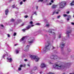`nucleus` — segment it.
<instances>
[{
  "instance_id": "nucleus-51",
  "label": "nucleus",
  "mask_w": 74,
  "mask_h": 74,
  "mask_svg": "<svg viewBox=\"0 0 74 74\" xmlns=\"http://www.w3.org/2000/svg\"><path fill=\"white\" fill-rule=\"evenodd\" d=\"M52 48H53V49H55V47L53 46H52Z\"/></svg>"
},
{
  "instance_id": "nucleus-37",
  "label": "nucleus",
  "mask_w": 74,
  "mask_h": 74,
  "mask_svg": "<svg viewBox=\"0 0 74 74\" xmlns=\"http://www.w3.org/2000/svg\"><path fill=\"white\" fill-rule=\"evenodd\" d=\"M58 37L59 38H61V36L60 35Z\"/></svg>"
},
{
  "instance_id": "nucleus-18",
  "label": "nucleus",
  "mask_w": 74,
  "mask_h": 74,
  "mask_svg": "<svg viewBox=\"0 0 74 74\" xmlns=\"http://www.w3.org/2000/svg\"><path fill=\"white\" fill-rule=\"evenodd\" d=\"M11 22H13L15 21V20L13 19H11Z\"/></svg>"
},
{
  "instance_id": "nucleus-59",
  "label": "nucleus",
  "mask_w": 74,
  "mask_h": 74,
  "mask_svg": "<svg viewBox=\"0 0 74 74\" xmlns=\"http://www.w3.org/2000/svg\"><path fill=\"white\" fill-rule=\"evenodd\" d=\"M51 63H49V64H51Z\"/></svg>"
},
{
  "instance_id": "nucleus-13",
  "label": "nucleus",
  "mask_w": 74,
  "mask_h": 74,
  "mask_svg": "<svg viewBox=\"0 0 74 74\" xmlns=\"http://www.w3.org/2000/svg\"><path fill=\"white\" fill-rule=\"evenodd\" d=\"M57 6L56 5H53L51 7V8H53V9H54L55 8H56Z\"/></svg>"
},
{
  "instance_id": "nucleus-8",
  "label": "nucleus",
  "mask_w": 74,
  "mask_h": 74,
  "mask_svg": "<svg viewBox=\"0 0 74 74\" xmlns=\"http://www.w3.org/2000/svg\"><path fill=\"white\" fill-rule=\"evenodd\" d=\"M41 68H44V67H46V65L44 63H42L41 64Z\"/></svg>"
},
{
  "instance_id": "nucleus-36",
  "label": "nucleus",
  "mask_w": 74,
  "mask_h": 74,
  "mask_svg": "<svg viewBox=\"0 0 74 74\" xmlns=\"http://www.w3.org/2000/svg\"><path fill=\"white\" fill-rule=\"evenodd\" d=\"M24 23H23L21 25V26H23L24 25Z\"/></svg>"
},
{
  "instance_id": "nucleus-28",
  "label": "nucleus",
  "mask_w": 74,
  "mask_h": 74,
  "mask_svg": "<svg viewBox=\"0 0 74 74\" xmlns=\"http://www.w3.org/2000/svg\"><path fill=\"white\" fill-rule=\"evenodd\" d=\"M46 26L47 27H48L49 26V24H47Z\"/></svg>"
},
{
  "instance_id": "nucleus-34",
  "label": "nucleus",
  "mask_w": 74,
  "mask_h": 74,
  "mask_svg": "<svg viewBox=\"0 0 74 74\" xmlns=\"http://www.w3.org/2000/svg\"><path fill=\"white\" fill-rule=\"evenodd\" d=\"M55 14V12H53V13L52 14V15H54Z\"/></svg>"
},
{
  "instance_id": "nucleus-38",
  "label": "nucleus",
  "mask_w": 74,
  "mask_h": 74,
  "mask_svg": "<svg viewBox=\"0 0 74 74\" xmlns=\"http://www.w3.org/2000/svg\"><path fill=\"white\" fill-rule=\"evenodd\" d=\"M24 61H25V62H27V60L25 59L24 60Z\"/></svg>"
},
{
  "instance_id": "nucleus-7",
  "label": "nucleus",
  "mask_w": 74,
  "mask_h": 74,
  "mask_svg": "<svg viewBox=\"0 0 74 74\" xmlns=\"http://www.w3.org/2000/svg\"><path fill=\"white\" fill-rule=\"evenodd\" d=\"M29 45H27L26 47L24 48L25 51H27L29 50Z\"/></svg>"
},
{
  "instance_id": "nucleus-19",
  "label": "nucleus",
  "mask_w": 74,
  "mask_h": 74,
  "mask_svg": "<svg viewBox=\"0 0 74 74\" xmlns=\"http://www.w3.org/2000/svg\"><path fill=\"white\" fill-rule=\"evenodd\" d=\"M16 35V32L14 33L13 34V36H15Z\"/></svg>"
},
{
  "instance_id": "nucleus-6",
  "label": "nucleus",
  "mask_w": 74,
  "mask_h": 74,
  "mask_svg": "<svg viewBox=\"0 0 74 74\" xmlns=\"http://www.w3.org/2000/svg\"><path fill=\"white\" fill-rule=\"evenodd\" d=\"M51 59H58V56L56 55L51 56H50Z\"/></svg>"
},
{
  "instance_id": "nucleus-23",
  "label": "nucleus",
  "mask_w": 74,
  "mask_h": 74,
  "mask_svg": "<svg viewBox=\"0 0 74 74\" xmlns=\"http://www.w3.org/2000/svg\"><path fill=\"white\" fill-rule=\"evenodd\" d=\"M63 16H64V17H65V16H67V14H64L63 15Z\"/></svg>"
},
{
  "instance_id": "nucleus-16",
  "label": "nucleus",
  "mask_w": 74,
  "mask_h": 74,
  "mask_svg": "<svg viewBox=\"0 0 74 74\" xmlns=\"http://www.w3.org/2000/svg\"><path fill=\"white\" fill-rule=\"evenodd\" d=\"M25 37H23V38H21L22 41H23V40H25Z\"/></svg>"
},
{
  "instance_id": "nucleus-46",
  "label": "nucleus",
  "mask_w": 74,
  "mask_h": 74,
  "mask_svg": "<svg viewBox=\"0 0 74 74\" xmlns=\"http://www.w3.org/2000/svg\"><path fill=\"white\" fill-rule=\"evenodd\" d=\"M1 27H4V26L2 24L1 25Z\"/></svg>"
},
{
  "instance_id": "nucleus-50",
  "label": "nucleus",
  "mask_w": 74,
  "mask_h": 74,
  "mask_svg": "<svg viewBox=\"0 0 74 74\" xmlns=\"http://www.w3.org/2000/svg\"><path fill=\"white\" fill-rule=\"evenodd\" d=\"M49 4L50 5H51L52 4V3H49Z\"/></svg>"
},
{
  "instance_id": "nucleus-15",
  "label": "nucleus",
  "mask_w": 74,
  "mask_h": 74,
  "mask_svg": "<svg viewBox=\"0 0 74 74\" xmlns=\"http://www.w3.org/2000/svg\"><path fill=\"white\" fill-rule=\"evenodd\" d=\"M71 5L72 6V5H74V1H72V3H70Z\"/></svg>"
},
{
  "instance_id": "nucleus-32",
  "label": "nucleus",
  "mask_w": 74,
  "mask_h": 74,
  "mask_svg": "<svg viewBox=\"0 0 74 74\" xmlns=\"http://www.w3.org/2000/svg\"><path fill=\"white\" fill-rule=\"evenodd\" d=\"M29 23L31 25H32V24H33V22L31 21Z\"/></svg>"
},
{
  "instance_id": "nucleus-53",
  "label": "nucleus",
  "mask_w": 74,
  "mask_h": 74,
  "mask_svg": "<svg viewBox=\"0 0 74 74\" xmlns=\"http://www.w3.org/2000/svg\"><path fill=\"white\" fill-rule=\"evenodd\" d=\"M27 66H30V65H29V64H28Z\"/></svg>"
},
{
  "instance_id": "nucleus-33",
  "label": "nucleus",
  "mask_w": 74,
  "mask_h": 74,
  "mask_svg": "<svg viewBox=\"0 0 74 74\" xmlns=\"http://www.w3.org/2000/svg\"><path fill=\"white\" fill-rule=\"evenodd\" d=\"M7 36L8 37H10V34H7Z\"/></svg>"
},
{
  "instance_id": "nucleus-45",
  "label": "nucleus",
  "mask_w": 74,
  "mask_h": 74,
  "mask_svg": "<svg viewBox=\"0 0 74 74\" xmlns=\"http://www.w3.org/2000/svg\"><path fill=\"white\" fill-rule=\"evenodd\" d=\"M70 12L69 11H68L67 12H66L67 14H69Z\"/></svg>"
},
{
  "instance_id": "nucleus-2",
  "label": "nucleus",
  "mask_w": 74,
  "mask_h": 74,
  "mask_svg": "<svg viewBox=\"0 0 74 74\" xmlns=\"http://www.w3.org/2000/svg\"><path fill=\"white\" fill-rule=\"evenodd\" d=\"M55 67H54L55 69H56L57 70H60L62 69L63 67V65H60V64H55Z\"/></svg>"
},
{
  "instance_id": "nucleus-44",
  "label": "nucleus",
  "mask_w": 74,
  "mask_h": 74,
  "mask_svg": "<svg viewBox=\"0 0 74 74\" xmlns=\"http://www.w3.org/2000/svg\"><path fill=\"white\" fill-rule=\"evenodd\" d=\"M53 35H55V33L54 32H53Z\"/></svg>"
},
{
  "instance_id": "nucleus-11",
  "label": "nucleus",
  "mask_w": 74,
  "mask_h": 74,
  "mask_svg": "<svg viewBox=\"0 0 74 74\" xmlns=\"http://www.w3.org/2000/svg\"><path fill=\"white\" fill-rule=\"evenodd\" d=\"M7 60H9V62H12V58H7Z\"/></svg>"
},
{
  "instance_id": "nucleus-3",
  "label": "nucleus",
  "mask_w": 74,
  "mask_h": 74,
  "mask_svg": "<svg viewBox=\"0 0 74 74\" xmlns=\"http://www.w3.org/2000/svg\"><path fill=\"white\" fill-rule=\"evenodd\" d=\"M66 3L65 1L61 2L60 3V5L59 8H63L64 7L65 5H66Z\"/></svg>"
},
{
  "instance_id": "nucleus-41",
  "label": "nucleus",
  "mask_w": 74,
  "mask_h": 74,
  "mask_svg": "<svg viewBox=\"0 0 74 74\" xmlns=\"http://www.w3.org/2000/svg\"><path fill=\"white\" fill-rule=\"evenodd\" d=\"M36 10H38V6H36Z\"/></svg>"
},
{
  "instance_id": "nucleus-26",
  "label": "nucleus",
  "mask_w": 74,
  "mask_h": 74,
  "mask_svg": "<svg viewBox=\"0 0 74 74\" xmlns=\"http://www.w3.org/2000/svg\"><path fill=\"white\" fill-rule=\"evenodd\" d=\"M16 53H19V51H18V50H16Z\"/></svg>"
},
{
  "instance_id": "nucleus-10",
  "label": "nucleus",
  "mask_w": 74,
  "mask_h": 74,
  "mask_svg": "<svg viewBox=\"0 0 74 74\" xmlns=\"http://www.w3.org/2000/svg\"><path fill=\"white\" fill-rule=\"evenodd\" d=\"M68 18H67V21H69L70 20V19H71V16L70 15H68Z\"/></svg>"
},
{
  "instance_id": "nucleus-35",
  "label": "nucleus",
  "mask_w": 74,
  "mask_h": 74,
  "mask_svg": "<svg viewBox=\"0 0 74 74\" xmlns=\"http://www.w3.org/2000/svg\"><path fill=\"white\" fill-rule=\"evenodd\" d=\"M34 14H35L36 15H37V13H36V12H34Z\"/></svg>"
},
{
  "instance_id": "nucleus-29",
  "label": "nucleus",
  "mask_w": 74,
  "mask_h": 74,
  "mask_svg": "<svg viewBox=\"0 0 74 74\" xmlns=\"http://www.w3.org/2000/svg\"><path fill=\"white\" fill-rule=\"evenodd\" d=\"M22 4H23V2H22V1H21L20 2V5H22Z\"/></svg>"
},
{
  "instance_id": "nucleus-21",
  "label": "nucleus",
  "mask_w": 74,
  "mask_h": 74,
  "mask_svg": "<svg viewBox=\"0 0 74 74\" xmlns=\"http://www.w3.org/2000/svg\"><path fill=\"white\" fill-rule=\"evenodd\" d=\"M40 1H41V2H42V1H43V0H39L38 1V2H40Z\"/></svg>"
},
{
  "instance_id": "nucleus-39",
  "label": "nucleus",
  "mask_w": 74,
  "mask_h": 74,
  "mask_svg": "<svg viewBox=\"0 0 74 74\" xmlns=\"http://www.w3.org/2000/svg\"><path fill=\"white\" fill-rule=\"evenodd\" d=\"M20 67H23V65H20Z\"/></svg>"
},
{
  "instance_id": "nucleus-31",
  "label": "nucleus",
  "mask_w": 74,
  "mask_h": 74,
  "mask_svg": "<svg viewBox=\"0 0 74 74\" xmlns=\"http://www.w3.org/2000/svg\"><path fill=\"white\" fill-rule=\"evenodd\" d=\"M27 17H28V16H27V15L25 16V18H27Z\"/></svg>"
},
{
  "instance_id": "nucleus-1",
  "label": "nucleus",
  "mask_w": 74,
  "mask_h": 74,
  "mask_svg": "<svg viewBox=\"0 0 74 74\" xmlns=\"http://www.w3.org/2000/svg\"><path fill=\"white\" fill-rule=\"evenodd\" d=\"M51 45L50 43H48L46 45H45V47L43 49V51H47V50H49L51 48Z\"/></svg>"
},
{
  "instance_id": "nucleus-58",
  "label": "nucleus",
  "mask_w": 74,
  "mask_h": 74,
  "mask_svg": "<svg viewBox=\"0 0 74 74\" xmlns=\"http://www.w3.org/2000/svg\"><path fill=\"white\" fill-rule=\"evenodd\" d=\"M50 33H52V32H50Z\"/></svg>"
},
{
  "instance_id": "nucleus-25",
  "label": "nucleus",
  "mask_w": 74,
  "mask_h": 74,
  "mask_svg": "<svg viewBox=\"0 0 74 74\" xmlns=\"http://www.w3.org/2000/svg\"><path fill=\"white\" fill-rule=\"evenodd\" d=\"M25 30H26V29H23L22 30V31H23L24 32H25Z\"/></svg>"
},
{
  "instance_id": "nucleus-12",
  "label": "nucleus",
  "mask_w": 74,
  "mask_h": 74,
  "mask_svg": "<svg viewBox=\"0 0 74 74\" xmlns=\"http://www.w3.org/2000/svg\"><path fill=\"white\" fill-rule=\"evenodd\" d=\"M31 26L28 25L26 27V28L27 30H29V29H30V28H31Z\"/></svg>"
},
{
  "instance_id": "nucleus-52",
  "label": "nucleus",
  "mask_w": 74,
  "mask_h": 74,
  "mask_svg": "<svg viewBox=\"0 0 74 74\" xmlns=\"http://www.w3.org/2000/svg\"><path fill=\"white\" fill-rule=\"evenodd\" d=\"M4 56H4V55H3V58H4Z\"/></svg>"
},
{
  "instance_id": "nucleus-47",
  "label": "nucleus",
  "mask_w": 74,
  "mask_h": 74,
  "mask_svg": "<svg viewBox=\"0 0 74 74\" xmlns=\"http://www.w3.org/2000/svg\"><path fill=\"white\" fill-rule=\"evenodd\" d=\"M58 13H59V12H56V14H58Z\"/></svg>"
},
{
  "instance_id": "nucleus-56",
  "label": "nucleus",
  "mask_w": 74,
  "mask_h": 74,
  "mask_svg": "<svg viewBox=\"0 0 74 74\" xmlns=\"http://www.w3.org/2000/svg\"><path fill=\"white\" fill-rule=\"evenodd\" d=\"M69 74H74V73H70Z\"/></svg>"
},
{
  "instance_id": "nucleus-40",
  "label": "nucleus",
  "mask_w": 74,
  "mask_h": 74,
  "mask_svg": "<svg viewBox=\"0 0 74 74\" xmlns=\"http://www.w3.org/2000/svg\"><path fill=\"white\" fill-rule=\"evenodd\" d=\"M49 74H54L53 73H52L51 72H49Z\"/></svg>"
},
{
  "instance_id": "nucleus-27",
  "label": "nucleus",
  "mask_w": 74,
  "mask_h": 74,
  "mask_svg": "<svg viewBox=\"0 0 74 74\" xmlns=\"http://www.w3.org/2000/svg\"><path fill=\"white\" fill-rule=\"evenodd\" d=\"M33 40H32V41H29V43H32V42H33Z\"/></svg>"
},
{
  "instance_id": "nucleus-30",
  "label": "nucleus",
  "mask_w": 74,
  "mask_h": 74,
  "mask_svg": "<svg viewBox=\"0 0 74 74\" xmlns=\"http://www.w3.org/2000/svg\"><path fill=\"white\" fill-rule=\"evenodd\" d=\"M21 68H18V70L19 71H21Z\"/></svg>"
},
{
  "instance_id": "nucleus-55",
  "label": "nucleus",
  "mask_w": 74,
  "mask_h": 74,
  "mask_svg": "<svg viewBox=\"0 0 74 74\" xmlns=\"http://www.w3.org/2000/svg\"><path fill=\"white\" fill-rule=\"evenodd\" d=\"M17 45V44H15L14 45V46H16V45Z\"/></svg>"
},
{
  "instance_id": "nucleus-42",
  "label": "nucleus",
  "mask_w": 74,
  "mask_h": 74,
  "mask_svg": "<svg viewBox=\"0 0 74 74\" xmlns=\"http://www.w3.org/2000/svg\"><path fill=\"white\" fill-rule=\"evenodd\" d=\"M71 24L72 25H74V23H71Z\"/></svg>"
},
{
  "instance_id": "nucleus-49",
  "label": "nucleus",
  "mask_w": 74,
  "mask_h": 74,
  "mask_svg": "<svg viewBox=\"0 0 74 74\" xmlns=\"http://www.w3.org/2000/svg\"><path fill=\"white\" fill-rule=\"evenodd\" d=\"M33 26H34V25H32L31 26V27H33Z\"/></svg>"
},
{
  "instance_id": "nucleus-20",
  "label": "nucleus",
  "mask_w": 74,
  "mask_h": 74,
  "mask_svg": "<svg viewBox=\"0 0 74 74\" xmlns=\"http://www.w3.org/2000/svg\"><path fill=\"white\" fill-rule=\"evenodd\" d=\"M36 25H40V23H36Z\"/></svg>"
},
{
  "instance_id": "nucleus-4",
  "label": "nucleus",
  "mask_w": 74,
  "mask_h": 74,
  "mask_svg": "<svg viewBox=\"0 0 74 74\" xmlns=\"http://www.w3.org/2000/svg\"><path fill=\"white\" fill-rule=\"evenodd\" d=\"M31 58L32 59H33L34 60H35L36 62H38V60L40 59L37 56H31Z\"/></svg>"
},
{
  "instance_id": "nucleus-22",
  "label": "nucleus",
  "mask_w": 74,
  "mask_h": 74,
  "mask_svg": "<svg viewBox=\"0 0 74 74\" xmlns=\"http://www.w3.org/2000/svg\"><path fill=\"white\" fill-rule=\"evenodd\" d=\"M12 7L13 8H15V4H14L12 5Z\"/></svg>"
},
{
  "instance_id": "nucleus-60",
  "label": "nucleus",
  "mask_w": 74,
  "mask_h": 74,
  "mask_svg": "<svg viewBox=\"0 0 74 74\" xmlns=\"http://www.w3.org/2000/svg\"><path fill=\"white\" fill-rule=\"evenodd\" d=\"M68 51V52H69V50Z\"/></svg>"
},
{
  "instance_id": "nucleus-17",
  "label": "nucleus",
  "mask_w": 74,
  "mask_h": 74,
  "mask_svg": "<svg viewBox=\"0 0 74 74\" xmlns=\"http://www.w3.org/2000/svg\"><path fill=\"white\" fill-rule=\"evenodd\" d=\"M37 67H35L34 68V71H35L36 70H37Z\"/></svg>"
},
{
  "instance_id": "nucleus-14",
  "label": "nucleus",
  "mask_w": 74,
  "mask_h": 74,
  "mask_svg": "<svg viewBox=\"0 0 74 74\" xmlns=\"http://www.w3.org/2000/svg\"><path fill=\"white\" fill-rule=\"evenodd\" d=\"M8 10L7 9L5 11V14L6 15H7V14H8Z\"/></svg>"
},
{
  "instance_id": "nucleus-5",
  "label": "nucleus",
  "mask_w": 74,
  "mask_h": 74,
  "mask_svg": "<svg viewBox=\"0 0 74 74\" xmlns=\"http://www.w3.org/2000/svg\"><path fill=\"white\" fill-rule=\"evenodd\" d=\"M67 30L68 31L66 32V34H68V37H69V34L71 32V29L70 27H68L67 28Z\"/></svg>"
},
{
  "instance_id": "nucleus-9",
  "label": "nucleus",
  "mask_w": 74,
  "mask_h": 74,
  "mask_svg": "<svg viewBox=\"0 0 74 74\" xmlns=\"http://www.w3.org/2000/svg\"><path fill=\"white\" fill-rule=\"evenodd\" d=\"M65 44L63 42H61V45H62V46H63V47H62L61 48V49H62L63 47H64V46Z\"/></svg>"
},
{
  "instance_id": "nucleus-57",
  "label": "nucleus",
  "mask_w": 74,
  "mask_h": 74,
  "mask_svg": "<svg viewBox=\"0 0 74 74\" xmlns=\"http://www.w3.org/2000/svg\"><path fill=\"white\" fill-rule=\"evenodd\" d=\"M73 17H74V15H73Z\"/></svg>"
},
{
  "instance_id": "nucleus-43",
  "label": "nucleus",
  "mask_w": 74,
  "mask_h": 74,
  "mask_svg": "<svg viewBox=\"0 0 74 74\" xmlns=\"http://www.w3.org/2000/svg\"><path fill=\"white\" fill-rule=\"evenodd\" d=\"M51 3H53V1L52 0L51 1Z\"/></svg>"
},
{
  "instance_id": "nucleus-48",
  "label": "nucleus",
  "mask_w": 74,
  "mask_h": 74,
  "mask_svg": "<svg viewBox=\"0 0 74 74\" xmlns=\"http://www.w3.org/2000/svg\"><path fill=\"white\" fill-rule=\"evenodd\" d=\"M26 0H23V1L24 2H25V1H26Z\"/></svg>"
},
{
  "instance_id": "nucleus-24",
  "label": "nucleus",
  "mask_w": 74,
  "mask_h": 74,
  "mask_svg": "<svg viewBox=\"0 0 74 74\" xmlns=\"http://www.w3.org/2000/svg\"><path fill=\"white\" fill-rule=\"evenodd\" d=\"M60 16L59 15V16H57V18H58V19H59V18H60Z\"/></svg>"
},
{
  "instance_id": "nucleus-54",
  "label": "nucleus",
  "mask_w": 74,
  "mask_h": 74,
  "mask_svg": "<svg viewBox=\"0 0 74 74\" xmlns=\"http://www.w3.org/2000/svg\"><path fill=\"white\" fill-rule=\"evenodd\" d=\"M58 11H60V10H58Z\"/></svg>"
}]
</instances>
